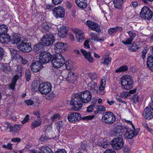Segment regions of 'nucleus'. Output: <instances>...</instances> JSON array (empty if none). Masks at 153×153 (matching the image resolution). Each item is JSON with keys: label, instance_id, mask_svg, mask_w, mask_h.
<instances>
[{"label": "nucleus", "instance_id": "e2e57ef3", "mask_svg": "<svg viewBox=\"0 0 153 153\" xmlns=\"http://www.w3.org/2000/svg\"><path fill=\"white\" fill-rule=\"evenodd\" d=\"M55 125L58 130L62 126V122L59 121L55 123Z\"/></svg>", "mask_w": 153, "mask_h": 153}, {"label": "nucleus", "instance_id": "a18cd8bd", "mask_svg": "<svg viewBox=\"0 0 153 153\" xmlns=\"http://www.w3.org/2000/svg\"><path fill=\"white\" fill-rule=\"evenodd\" d=\"M60 118V115L59 114H55L51 115V119L52 121H54L56 120L59 119Z\"/></svg>", "mask_w": 153, "mask_h": 153}, {"label": "nucleus", "instance_id": "f257e3e1", "mask_svg": "<svg viewBox=\"0 0 153 153\" xmlns=\"http://www.w3.org/2000/svg\"><path fill=\"white\" fill-rule=\"evenodd\" d=\"M70 102V105L73 106V110L79 111L82 108L84 103L90 101L92 98V94L87 90L82 91L80 94H74L72 97Z\"/></svg>", "mask_w": 153, "mask_h": 153}, {"label": "nucleus", "instance_id": "3c124183", "mask_svg": "<svg viewBox=\"0 0 153 153\" xmlns=\"http://www.w3.org/2000/svg\"><path fill=\"white\" fill-rule=\"evenodd\" d=\"M9 128L10 129V132H12L13 133L17 132V131H16L15 130L14 126L13 127L12 126H9V125H8L7 126V127L6 130H7Z\"/></svg>", "mask_w": 153, "mask_h": 153}, {"label": "nucleus", "instance_id": "c85d7f7f", "mask_svg": "<svg viewBox=\"0 0 153 153\" xmlns=\"http://www.w3.org/2000/svg\"><path fill=\"white\" fill-rule=\"evenodd\" d=\"M40 84L39 81H36L33 82L32 86V89L33 91L35 92L38 90L39 91L40 89Z\"/></svg>", "mask_w": 153, "mask_h": 153}, {"label": "nucleus", "instance_id": "774afa93", "mask_svg": "<svg viewBox=\"0 0 153 153\" xmlns=\"http://www.w3.org/2000/svg\"><path fill=\"white\" fill-rule=\"evenodd\" d=\"M55 153H67L66 151L63 149H59Z\"/></svg>", "mask_w": 153, "mask_h": 153}, {"label": "nucleus", "instance_id": "5fc2aeb1", "mask_svg": "<svg viewBox=\"0 0 153 153\" xmlns=\"http://www.w3.org/2000/svg\"><path fill=\"white\" fill-rule=\"evenodd\" d=\"M128 93L126 91L121 92L120 94V96L122 98H125L128 96Z\"/></svg>", "mask_w": 153, "mask_h": 153}, {"label": "nucleus", "instance_id": "1a4fd4ad", "mask_svg": "<svg viewBox=\"0 0 153 153\" xmlns=\"http://www.w3.org/2000/svg\"><path fill=\"white\" fill-rule=\"evenodd\" d=\"M55 40L54 36L51 34H47L44 35L41 41L44 45L49 46L52 45Z\"/></svg>", "mask_w": 153, "mask_h": 153}, {"label": "nucleus", "instance_id": "f3484780", "mask_svg": "<svg viewBox=\"0 0 153 153\" xmlns=\"http://www.w3.org/2000/svg\"><path fill=\"white\" fill-rule=\"evenodd\" d=\"M66 44L64 43L61 42H58L55 44L54 49L55 51L57 54H60V53L63 52L65 51V45Z\"/></svg>", "mask_w": 153, "mask_h": 153}, {"label": "nucleus", "instance_id": "7ed1b4c3", "mask_svg": "<svg viewBox=\"0 0 153 153\" xmlns=\"http://www.w3.org/2000/svg\"><path fill=\"white\" fill-rule=\"evenodd\" d=\"M94 117V115H92L82 117L81 115L79 113L70 112L68 115V119L69 122L71 123L78 122L81 119L86 121L91 120Z\"/></svg>", "mask_w": 153, "mask_h": 153}, {"label": "nucleus", "instance_id": "c756f323", "mask_svg": "<svg viewBox=\"0 0 153 153\" xmlns=\"http://www.w3.org/2000/svg\"><path fill=\"white\" fill-rule=\"evenodd\" d=\"M97 145L102 148L106 149L108 148L109 143L102 139L98 141Z\"/></svg>", "mask_w": 153, "mask_h": 153}, {"label": "nucleus", "instance_id": "7c9ffc66", "mask_svg": "<svg viewBox=\"0 0 153 153\" xmlns=\"http://www.w3.org/2000/svg\"><path fill=\"white\" fill-rule=\"evenodd\" d=\"M123 30V29L121 27L117 26L110 28L108 30V31L109 33L111 34L117 31H122Z\"/></svg>", "mask_w": 153, "mask_h": 153}, {"label": "nucleus", "instance_id": "49530a36", "mask_svg": "<svg viewBox=\"0 0 153 153\" xmlns=\"http://www.w3.org/2000/svg\"><path fill=\"white\" fill-rule=\"evenodd\" d=\"M127 33L129 35L130 38L131 39L133 40L134 37L136 36V34L135 32L133 31H128L127 32Z\"/></svg>", "mask_w": 153, "mask_h": 153}, {"label": "nucleus", "instance_id": "8fccbe9b", "mask_svg": "<svg viewBox=\"0 0 153 153\" xmlns=\"http://www.w3.org/2000/svg\"><path fill=\"white\" fill-rule=\"evenodd\" d=\"M19 57L17 58L20 60L22 64L25 65L27 62V61L25 58H23L20 56H18Z\"/></svg>", "mask_w": 153, "mask_h": 153}, {"label": "nucleus", "instance_id": "13d9d810", "mask_svg": "<svg viewBox=\"0 0 153 153\" xmlns=\"http://www.w3.org/2000/svg\"><path fill=\"white\" fill-rule=\"evenodd\" d=\"M25 102L28 105H31L33 104V101L30 99L25 100Z\"/></svg>", "mask_w": 153, "mask_h": 153}, {"label": "nucleus", "instance_id": "20e7f679", "mask_svg": "<svg viewBox=\"0 0 153 153\" xmlns=\"http://www.w3.org/2000/svg\"><path fill=\"white\" fill-rule=\"evenodd\" d=\"M120 83L123 89L129 90L133 87V80L132 77L130 75H126L122 77Z\"/></svg>", "mask_w": 153, "mask_h": 153}, {"label": "nucleus", "instance_id": "f8f14e48", "mask_svg": "<svg viewBox=\"0 0 153 153\" xmlns=\"http://www.w3.org/2000/svg\"><path fill=\"white\" fill-rule=\"evenodd\" d=\"M17 47L18 49L23 52L29 53L32 50L31 44L29 43L22 42L17 45Z\"/></svg>", "mask_w": 153, "mask_h": 153}, {"label": "nucleus", "instance_id": "4c0bfd02", "mask_svg": "<svg viewBox=\"0 0 153 153\" xmlns=\"http://www.w3.org/2000/svg\"><path fill=\"white\" fill-rule=\"evenodd\" d=\"M139 48V47L136 44L133 43L131 44V46L129 47L128 49L131 52H136L138 50Z\"/></svg>", "mask_w": 153, "mask_h": 153}, {"label": "nucleus", "instance_id": "603ef678", "mask_svg": "<svg viewBox=\"0 0 153 153\" xmlns=\"http://www.w3.org/2000/svg\"><path fill=\"white\" fill-rule=\"evenodd\" d=\"M96 109L99 111H104L106 110L105 107L101 105L97 106Z\"/></svg>", "mask_w": 153, "mask_h": 153}, {"label": "nucleus", "instance_id": "b1692460", "mask_svg": "<svg viewBox=\"0 0 153 153\" xmlns=\"http://www.w3.org/2000/svg\"><path fill=\"white\" fill-rule=\"evenodd\" d=\"M146 65L152 71H153V56L150 55L148 56Z\"/></svg>", "mask_w": 153, "mask_h": 153}, {"label": "nucleus", "instance_id": "423d86ee", "mask_svg": "<svg viewBox=\"0 0 153 153\" xmlns=\"http://www.w3.org/2000/svg\"><path fill=\"white\" fill-rule=\"evenodd\" d=\"M140 16L142 19L149 20L152 18L153 13L148 7L144 6L142 8Z\"/></svg>", "mask_w": 153, "mask_h": 153}, {"label": "nucleus", "instance_id": "ddd939ff", "mask_svg": "<svg viewBox=\"0 0 153 153\" xmlns=\"http://www.w3.org/2000/svg\"><path fill=\"white\" fill-rule=\"evenodd\" d=\"M51 57L50 53L42 52L40 54L39 61L42 64L47 63L51 59Z\"/></svg>", "mask_w": 153, "mask_h": 153}, {"label": "nucleus", "instance_id": "09e8293b", "mask_svg": "<svg viewBox=\"0 0 153 153\" xmlns=\"http://www.w3.org/2000/svg\"><path fill=\"white\" fill-rule=\"evenodd\" d=\"M5 34L0 35V42L4 44H5L7 43L6 40Z\"/></svg>", "mask_w": 153, "mask_h": 153}, {"label": "nucleus", "instance_id": "473e14b6", "mask_svg": "<svg viewBox=\"0 0 153 153\" xmlns=\"http://www.w3.org/2000/svg\"><path fill=\"white\" fill-rule=\"evenodd\" d=\"M41 152L43 153H53L51 149L46 146H43L39 148Z\"/></svg>", "mask_w": 153, "mask_h": 153}, {"label": "nucleus", "instance_id": "0e129e2a", "mask_svg": "<svg viewBox=\"0 0 153 153\" xmlns=\"http://www.w3.org/2000/svg\"><path fill=\"white\" fill-rule=\"evenodd\" d=\"M62 0H52V2L54 5H57L60 4Z\"/></svg>", "mask_w": 153, "mask_h": 153}, {"label": "nucleus", "instance_id": "72a5a7b5", "mask_svg": "<svg viewBox=\"0 0 153 153\" xmlns=\"http://www.w3.org/2000/svg\"><path fill=\"white\" fill-rule=\"evenodd\" d=\"M7 31V27L4 25H0V35L6 34Z\"/></svg>", "mask_w": 153, "mask_h": 153}, {"label": "nucleus", "instance_id": "4468645a", "mask_svg": "<svg viewBox=\"0 0 153 153\" xmlns=\"http://www.w3.org/2000/svg\"><path fill=\"white\" fill-rule=\"evenodd\" d=\"M73 32L76 34V39L77 42L81 43L85 39V36L84 33L81 30L75 29Z\"/></svg>", "mask_w": 153, "mask_h": 153}, {"label": "nucleus", "instance_id": "cd10ccee", "mask_svg": "<svg viewBox=\"0 0 153 153\" xmlns=\"http://www.w3.org/2000/svg\"><path fill=\"white\" fill-rule=\"evenodd\" d=\"M81 52L84 57L87 59L89 62H93V58L91 56L90 53H87L85 50L83 49L81 50Z\"/></svg>", "mask_w": 153, "mask_h": 153}, {"label": "nucleus", "instance_id": "412c9836", "mask_svg": "<svg viewBox=\"0 0 153 153\" xmlns=\"http://www.w3.org/2000/svg\"><path fill=\"white\" fill-rule=\"evenodd\" d=\"M72 71H68V82L71 83H73L75 82L77 80V76L75 75Z\"/></svg>", "mask_w": 153, "mask_h": 153}, {"label": "nucleus", "instance_id": "dca6fc26", "mask_svg": "<svg viewBox=\"0 0 153 153\" xmlns=\"http://www.w3.org/2000/svg\"><path fill=\"white\" fill-rule=\"evenodd\" d=\"M87 25L91 30L97 32H100L101 30L100 25H97L95 22L91 20H88L86 22Z\"/></svg>", "mask_w": 153, "mask_h": 153}, {"label": "nucleus", "instance_id": "c03bdc74", "mask_svg": "<svg viewBox=\"0 0 153 153\" xmlns=\"http://www.w3.org/2000/svg\"><path fill=\"white\" fill-rule=\"evenodd\" d=\"M91 36L92 40L95 41H97L99 38V34H97L95 33H91Z\"/></svg>", "mask_w": 153, "mask_h": 153}, {"label": "nucleus", "instance_id": "f704fd0d", "mask_svg": "<svg viewBox=\"0 0 153 153\" xmlns=\"http://www.w3.org/2000/svg\"><path fill=\"white\" fill-rule=\"evenodd\" d=\"M42 123V120H35L32 122L31 124V128L32 129L39 126Z\"/></svg>", "mask_w": 153, "mask_h": 153}, {"label": "nucleus", "instance_id": "a19ab883", "mask_svg": "<svg viewBox=\"0 0 153 153\" xmlns=\"http://www.w3.org/2000/svg\"><path fill=\"white\" fill-rule=\"evenodd\" d=\"M88 75L92 81L95 80L97 78V75L95 72L90 73L88 74Z\"/></svg>", "mask_w": 153, "mask_h": 153}, {"label": "nucleus", "instance_id": "5701e85b", "mask_svg": "<svg viewBox=\"0 0 153 153\" xmlns=\"http://www.w3.org/2000/svg\"><path fill=\"white\" fill-rule=\"evenodd\" d=\"M125 130L126 131V132L125 136L127 139H131L135 136L134 134L133 131L130 128L125 127Z\"/></svg>", "mask_w": 153, "mask_h": 153}, {"label": "nucleus", "instance_id": "338daca9", "mask_svg": "<svg viewBox=\"0 0 153 153\" xmlns=\"http://www.w3.org/2000/svg\"><path fill=\"white\" fill-rule=\"evenodd\" d=\"M103 153H116L115 151L113 149H106Z\"/></svg>", "mask_w": 153, "mask_h": 153}, {"label": "nucleus", "instance_id": "39448f33", "mask_svg": "<svg viewBox=\"0 0 153 153\" xmlns=\"http://www.w3.org/2000/svg\"><path fill=\"white\" fill-rule=\"evenodd\" d=\"M116 119L115 115L111 111L105 112L103 114L102 120L106 124H112L115 121Z\"/></svg>", "mask_w": 153, "mask_h": 153}, {"label": "nucleus", "instance_id": "bf43d9fd", "mask_svg": "<svg viewBox=\"0 0 153 153\" xmlns=\"http://www.w3.org/2000/svg\"><path fill=\"white\" fill-rule=\"evenodd\" d=\"M71 15L74 18L75 16L76 11L74 9H72L69 11Z\"/></svg>", "mask_w": 153, "mask_h": 153}, {"label": "nucleus", "instance_id": "2f4dec72", "mask_svg": "<svg viewBox=\"0 0 153 153\" xmlns=\"http://www.w3.org/2000/svg\"><path fill=\"white\" fill-rule=\"evenodd\" d=\"M113 2L115 8L118 9H120L121 8L122 4L123 3V0H114Z\"/></svg>", "mask_w": 153, "mask_h": 153}, {"label": "nucleus", "instance_id": "79ce46f5", "mask_svg": "<svg viewBox=\"0 0 153 153\" xmlns=\"http://www.w3.org/2000/svg\"><path fill=\"white\" fill-rule=\"evenodd\" d=\"M96 102V101H94L93 102V104L88 106L87 108V111L88 112H92L94 111V105Z\"/></svg>", "mask_w": 153, "mask_h": 153}, {"label": "nucleus", "instance_id": "9d476101", "mask_svg": "<svg viewBox=\"0 0 153 153\" xmlns=\"http://www.w3.org/2000/svg\"><path fill=\"white\" fill-rule=\"evenodd\" d=\"M65 9L61 6L54 8L53 10L54 16L57 18H63L65 15Z\"/></svg>", "mask_w": 153, "mask_h": 153}, {"label": "nucleus", "instance_id": "9b49d317", "mask_svg": "<svg viewBox=\"0 0 153 153\" xmlns=\"http://www.w3.org/2000/svg\"><path fill=\"white\" fill-rule=\"evenodd\" d=\"M40 92L42 94H47L50 93L51 90V84L49 82L42 83L40 86Z\"/></svg>", "mask_w": 153, "mask_h": 153}, {"label": "nucleus", "instance_id": "58836bf2", "mask_svg": "<svg viewBox=\"0 0 153 153\" xmlns=\"http://www.w3.org/2000/svg\"><path fill=\"white\" fill-rule=\"evenodd\" d=\"M51 27V25L50 24L45 23L42 25V31H48Z\"/></svg>", "mask_w": 153, "mask_h": 153}, {"label": "nucleus", "instance_id": "a878e982", "mask_svg": "<svg viewBox=\"0 0 153 153\" xmlns=\"http://www.w3.org/2000/svg\"><path fill=\"white\" fill-rule=\"evenodd\" d=\"M43 44L42 43H38L34 46L33 51L36 53H39L43 51Z\"/></svg>", "mask_w": 153, "mask_h": 153}, {"label": "nucleus", "instance_id": "393cba45", "mask_svg": "<svg viewBox=\"0 0 153 153\" xmlns=\"http://www.w3.org/2000/svg\"><path fill=\"white\" fill-rule=\"evenodd\" d=\"M75 1L77 5L80 8L85 9L87 7L86 0H75Z\"/></svg>", "mask_w": 153, "mask_h": 153}, {"label": "nucleus", "instance_id": "e433bc0d", "mask_svg": "<svg viewBox=\"0 0 153 153\" xmlns=\"http://www.w3.org/2000/svg\"><path fill=\"white\" fill-rule=\"evenodd\" d=\"M128 68L127 66L124 65L120 66V67L115 70L116 73L120 72H124L128 70Z\"/></svg>", "mask_w": 153, "mask_h": 153}, {"label": "nucleus", "instance_id": "6e6d98bb", "mask_svg": "<svg viewBox=\"0 0 153 153\" xmlns=\"http://www.w3.org/2000/svg\"><path fill=\"white\" fill-rule=\"evenodd\" d=\"M22 125L16 124L14 125L15 130L18 132L20 131V129L22 127Z\"/></svg>", "mask_w": 153, "mask_h": 153}, {"label": "nucleus", "instance_id": "f03ea898", "mask_svg": "<svg viewBox=\"0 0 153 153\" xmlns=\"http://www.w3.org/2000/svg\"><path fill=\"white\" fill-rule=\"evenodd\" d=\"M106 82V80L105 78H102L98 88L97 83L92 81L88 83V89L94 94H99L101 95H103L104 94L103 90L105 87Z\"/></svg>", "mask_w": 153, "mask_h": 153}, {"label": "nucleus", "instance_id": "052dcab7", "mask_svg": "<svg viewBox=\"0 0 153 153\" xmlns=\"http://www.w3.org/2000/svg\"><path fill=\"white\" fill-rule=\"evenodd\" d=\"M111 61V60L110 58H107L105 59L104 61L103 62V63L105 65H108L110 63Z\"/></svg>", "mask_w": 153, "mask_h": 153}, {"label": "nucleus", "instance_id": "680f3d73", "mask_svg": "<svg viewBox=\"0 0 153 153\" xmlns=\"http://www.w3.org/2000/svg\"><path fill=\"white\" fill-rule=\"evenodd\" d=\"M29 115H26L24 119L22 121V124H24L28 121L29 119Z\"/></svg>", "mask_w": 153, "mask_h": 153}, {"label": "nucleus", "instance_id": "69168bd1", "mask_svg": "<svg viewBox=\"0 0 153 153\" xmlns=\"http://www.w3.org/2000/svg\"><path fill=\"white\" fill-rule=\"evenodd\" d=\"M19 78V75L16 74L13 76L12 78L13 80V82L16 83L17 80Z\"/></svg>", "mask_w": 153, "mask_h": 153}, {"label": "nucleus", "instance_id": "37998d69", "mask_svg": "<svg viewBox=\"0 0 153 153\" xmlns=\"http://www.w3.org/2000/svg\"><path fill=\"white\" fill-rule=\"evenodd\" d=\"M23 71V68L22 66L21 65H17L16 69V74H21Z\"/></svg>", "mask_w": 153, "mask_h": 153}, {"label": "nucleus", "instance_id": "2eb2a0df", "mask_svg": "<svg viewBox=\"0 0 153 153\" xmlns=\"http://www.w3.org/2000/svg\"><path fill=\"white\" fill-rule=\"evenodd\" d=\"M143 116L146 119H151L153 117V108L151 107H146L143 112Z\"/></svg>", "mask_w": 153, "mask_h": 153}, {"label": "nucleus", "instance_id": "4d7b16f0", "mask_svg": "<svg viewBox=\"0 0 153 153\" xmlns=\"http://www.w3.org/2000/svg\"><path fill=\"white\" fill-rule=\"evenodd\" d=\"M46 7L47 9L49 10H52L54 9V5L53 4H47L46 5Z\"/></svg>", "mask_w": 153, "mask_h": 153}, {"label": "nucleus", "instance_id": "c9c22d12", "mask_svg": "<svg viewBox=\"0 0 153 153\" xmlns=\"http://www.w3.org/2000/svg\"><path fill=\"white\" fill-rule=\"evenodd\" d=\"M74 63L71 60L68 61V71H73L74 70Z\"/></svg>", "mask_w": 153, "mask_h": 153}, {"label": "nucleus", "instance_id": "4be33fe9", "mask_svg": "<svg viewBox=\"0 0 153 153\" xmlns=\"http://www.w3.org/2000/svg\"><path fill=\"white\" fill-rule=\"evenodd\" d=\"M58 31V35L59 37L63 38L66 36L67 30L65 27L62 26L61 27Z\"/></svg>", "mask_w": 153, "mask_h": 153}, {"label": "nucleus", "instance_id": "bb28decb", "mask_svg": "<svg viewBox=\"0 0 153 153\" xmlns=\"http://www.w3.org/2000/svg\"><path fill=\"white\" fill-rule=\"evenodd\" d=\"M1 69L4 72L8 73L11 72V68L10 66L7 64H1Z\"/></svg>", "mask_w": 153, "mask_h": 153}, {"label": "nucleus", "instance_id": "6ab92c4d", "mask_svg": "<svg viewBox=\"0 0 153 153\" xmlns=\"http://www.w3.org/2000/svg\"><path fill=\"white\" fill-rule=\"evenodd\" d=\"M125 127L121 126H117L114 128L113 132L114 135L119 137L122 135L123 133L124 132Z\"/></svg>", "mask_w": 153, "mask_h": 153}, {"label": "nucleus", "instance_id": "ea45409f", "mask_svg": "<svg viewBox=\"0 0 153 153\" xmlns=\"http://www.w3.org/2000/svg\"><path fill=\"white\" fill-rule=\"evenodd\" d=\"M10 52L12 55V57L14 59H16L18 57L19 55L17 54V51L13 48L10 49Z\"/></svg>", "mask_w": 153, "mask_h": 153}, {"label": "nucleus", "instance_id": "864d4df0", "mask_svg": "<svg viewBox=\"0 0 153 153\" xmlns=\"http://www.w3.org/2000/svg\"><path fill=\"white\" fill-rule=\"evenodd\" d=\"M132 98L134 102L136 103L139 101V96L137 94L133 95Z\"/></svg>", "mask_w": 153, "mask_h": 153}, {"label": "nucleus", "instance_id": "0eeeda50", "mask_svg": "<svg viewBox=\"0 0 153 153\" xmlns=\"http://www.w3.org/2000/svg\"><path fill=\"white\" fill-rule=\"evenodd\" d=\"M65 62L64 58L60 54H57L55 57H53L52 60L53 67L56 68H60L63 65Z\"/></svg>", "mask_w": 153, "mask_h": 153}, {"label": "nucleus", "instance_id": "6e6552de", "mask_svg": "<svg viewBox=\"0 0 153 153\" xmlns=\"http://www.w3.org/2000/svg\"><path fill=\"white\" fill-rule=\"evenodd\" d=\"M110 144L114 149L119 150L123 146L124 142L122 138L118 137L114 138L111 141Z\"/></svg>", "mask_w": 153, "mask_h": 153}, {"label": "nucleus", "instance_id": "aec40b11", "mask_svg": "<svg viewBox=\"0 0 153 153\" xmlns=\"http://www.w3.org/2000/svg\"><path fill=\"white\" fill-rule=\"evenodd\" d=\"M7 37H8L9 39L8 41L10 40V42L14 44H17L19 43L21 41V37L20 36L17 34H15L12 37V38L10 39V36L7 35Z\"/></svg>", "mask_w": 153, "mask_h": 153}, {"label": "nucleus", "instance_id": "de8ad7c7", "mask_svg": "<svg viewBox=\"0 0 153 153\" xmlns=\"http://www.w3.org/2000/svg\"><path fill=\"white\" fill-rule=\"evenodd\" d=\"M133 40L130 38H127L125 41H123L122 43L126 45L131 44L133 42Z\"/></svg>", "mask_w": 153, "mask_h": 153}, {"label": "nucleus", "instance_id": "a211bd4d", "mask_svg": "<svg viewBox=\"0 0 153 153\" xmlns=\"http://www.w3.org/2000/svg\"><path fill=\"white\" fill-rule=\"evenodd\" d=\"M43 67L42 64L39 61L33 62L30 66L31 69L33 72H38Z\"/></svg>", "mask_w": 153, "mask_h": 153}]
</instances>
